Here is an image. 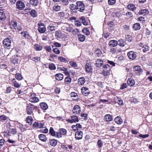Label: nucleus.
<instances>
[{
    "mask_svg": "<svg viewBox=\"0 0 152 152\" xmlns=\"http://www.w3.org/2000/svg\"><path fill=\"white\" fill-rule=\"evenodd\" d=\"M102 74L104 76H109L110 74V67L108 64H106L102 66Z\"/></svg>",
    "mask_w": 152,
    "mask_h": 152,
    "instance_id": "1",
    "label": "nucleus"
},
{
    "mask_svg": "<svg viewBox=\"0 0 152 152\" xmlns=\"http://www.w3.org/2000/svg\"><path fill=\"white\" fill-rule=\"evenodd\" d=\"M75 9L80 12H83L85 9V6L82 1H77L75 5Z\"/></svg>",
    "mask_w": 152,
    "mask_h": 152,
    "instance_id": "2",
    "label": "nucleus"
},
{
    "mask_svg": "<svg viewBox=\"0 0 152 152\" xmlns=\"http://www.w3.org/2000/svg\"><path fill=\"white\" fill-rule=\"evenodd\" d=\"M67 133L66 129H60L58 132L56 133V137L58 138H60L63 135H66Z\"/></svg>",
    "mask_w": 152,
    "mask_h": 152,
    "instance_id": "3",
    "label": "nucleus"
},
{
    "mask_svg": "<svg viewBox=\"0 0 152 152\" xmlns=\"http://www.w3.org/2000/svg\"><path fill=\"white\" fill-rule=\"evenodd\" d=\"M133 69L134 73L137 75H140L142 74L143 71L141 66H134Z\"/></svg>",
    "mask_w": 152,
    "mask_h": 152,
    "instance_id": "4",
    "label": "nucleus"
},
{
    "mask_svg": "<svg viewBox=\"0 0 152 152\" xmlns=\"http://www.w3.org/2000/svg\"><path fill=\"white\" fill-rule=\"evenodd\" d=\"M3 45L5 48L9 49L11 48V40L9 38L4 39L3 42Z\"/></svg>",
    "mask_w": 152,
    "mask_h": 152,
    "instance_id": "5",
    "label": "nucleus"
},
{
    "mask_svg": "<svg viewBox=\"0 0 152 152\" xmlns=\"http://www.w3.org/2000/svg\"><path fill=\"white\" fill-rule=\"evenodd\" d=\"M39 28L38 30L39 32L41 33H44L46 31V28L44 25L42 23H38Z\"/></svg>",
    "mask_w": 152,
    "mask_h": 152,
    "instance_id": "6",
    "label": "nucleus"
},
{
    "mask_svg": "<svg viewBox=\"0 0 152 152\" xmlns=\"http://www.w3.org/2000/svg\"><path fill=\"white\" fill-rule=\"evenodd\" d=\"M137 53L134 51H130L127 53V55L129 58L133 60L137 57Z\"/></svg>",
    "mask_w": 152,
    "mask_h": 152,
    "instance_id": "7",
    "label": "nucleus"
},
{
    "mask_svg": "<svg viewBox=\"0 0 152 152\" xmlns=\"http://www.w3.org/2000/svg\"><path fill=\"white\" fill-rule=\"evenodd\" d=\"M30 94L31 97L29 99L30 102L34 103H36L38 102L39 99L36 96L35 94Z\"/></svg>",
    "mask_w": 152,
    "mask_h": 152,
    "instance_id": "8",
    "label": "nucleus"
},
{
    "mask_svg": "<svg viewBox=\"0 0 152 152\" xmlns=\"http://www.w3.org/2000/svg\"><path fill=\"white\" fill-rule=\"evenodd\" d=\"M85 70L86 72L88 73H91L92 71V68L90 62L86 63L85 66Z\"/></svg>",
    "mask_w": 152,
    "mask_h": 152,
    "instance_id": "9",
    "label": "nucleus"
},
{
    "mask_svg": "<svg viewBox=\"0 0 152 152\" xmlns=\"http://www.w3.org/2000/svg\"><path fill=\"white\" fill-rule=\"evenodd\" d=\"M72 111L75 114H79L81 112L80 107L78 105H75Z\"/></svg>",
    "mask_w": 152,
    "mask_h": 152,
    "instance_id": "10",
    "label": "nucleus"
},
{
    "mask_svg": "<svg viewBox=\"0 0 152 152\" xmlns=\"http://www.w3.org/2000/svg\"><path fill=\"white\" fill-rule=\"evenodd\" d=\"M82 94L84 95L87 96L90 93L89 91L88 88L83 87L81 89Z\"/></svg>",
    "mask_w": 152,
    "mask_h": 152,
    "instance_id": "11",
    "label": "nucleus"
},
{
    "mask_svg": "<svg viewBox=\"0 0 152 152\" xmlns=\"http://www.w3.org/2000/svg\"><path fill=\"white\" fill-rule=\"evenodd\" d=\"M17 8L20 10H23L25 8L24 4L21 1H19L16 3Z\"/></svg>",
    "mask_w": 152,
    "mask_h": 152,
    "instance_id": "12",
    "label": "nucleus"
},
{
    "mask_svg": "<svg viewBox=\"0 0 152 152\" xmlns=\"http://www.w3.org/2000/svg\"><path fill=\"white\" fill-rule=\"evenodd\" d=\"M83 135V132L80 130H79L75 133V138L76 140H80L82 138Z\"/></svg>",
    "mask_w": 152,
    "mask_h": 152,
    "instance_id": "13",
    "label": "nucleus"
},
{
    "mask_svg": "<svg viewBox=\"0 0 152 152\" xmlns=\"http://www.w3.org/2000/svg\"><path fill=\"white\" fill-rule=\"evenodd\" d=\"M72 119H68L67 120L69 122L72 123L73 122H78V118L77 116L73 115L71 116Z\"/></svg>",
    "mask_w": 152,
    "mask_h": 152,
    "instance_id": "14",
    "label": "nucleus"
},
{
    "mask_svg": "<svg viewBox=\"0 0 152 152\" xmlns=\"http://www.w3.org/2000/svg\"><path fill=\"white\" fill-rule=\"evenodd\" d=\"M104 119L107 122L112 121L113 119L112 116L109 114H106L105 115Z\"/></svg>",
    "mask_w": 152,
    "mask_h": 152,
    "instance_id": "15",
    "label": "nucleus"
},
{
    "mask_svg": "<svg viewBox=\"0 0 152 152\" xmlns=\"http://www.w3.org/2000/svg\"><path fill=\"white\" fill-rule=\"evenodd\" d=\"M95 64L97 67H101L103 64V61L101 59H97L96 61Z\"/></svg>",
    "mask_w": 152,
    "mask_h": 152,
    "instance_id": "16",
    "label": "nucleus"
},
{
    "mask_svg": "<svg viewBox=\"0 0 152 152\" xmlns=\"http://www.w3.org/2000/svg\"><path fill=\"white\" fill-rule=\"evenodd\" d=\"M118 43L117 41L115 40H111L109 41V45L111 47H115L117 45Z\"/></svg>",
    "mask_w": 152,
    "mask_h": 152,
    "instance_id": "17",
    "label": "nucleus"
},
{
    "mask_svg": "<svg viewBox=\"0 0 152 152\" xmlns=\"http://www.w3.org/2000/svg\"><path fill=\"white\" fill-rule=\"evenodd\" d=\"M12 83L13 86L15 87L16 88H19L21 86V83H18L16 80L15 79H13L12 80Z\"/></svg>",
    "mask_w": 152,
    "mask_h": 152,
    "instance_id": "18",
    "label": "nucleus"
},
{
    "mask_svg": "<svg viewBox=\"0 0 152 152\" xmlns=\"http://www.w3.org/2000/svg\"><path fill=\"white\" fill-rule=\"evenodd\" d=\"M118 45L119 46L124 47L126 45L125 41L122 39H120L117 41Z\"/></svg>",
    "mask_w": 152,
    "mask_h": 152,
    "instance_id": "19",
    "label": "nucleus"
},
{
    "mask_svg": "<svg viewBox=\"0 0 152 152\" xmlns=\"http://www.w3.org/2000/svg\"><path fill=\"white\" fill-rule=\"evenodd\" d=\"M127 8L130 11H134L135 10L136 8L135 6L132 4H129L127 5Z\"/></svg>",
    "mask_w": 152,
    "mask_h": 152,
    "instance_id": "20",
    "label": "nucleus"
},
{
    "mask_svg": "<svg viewBox=\"0 0 152 152\" xmlns=\"http://www.w3.org/2000/svg\"><path fill=\"white\" fill-rule=\"evenodd\" d=\"M63 75L61 73L57 74L55 75L56 79L59 81L62 80L63 78Z\"/></svg>",
    "mask_w": 152,
    "mask_h": 152,
    "instance_id": "21",
    "label": "nucleus"
},
{
    "mask_svg": "<svg viewBox=\"0 0 152 152\" xmlns=\"http://www.w3.org/2000/svg\"><path fill=\"white\" fill-rule=\"evenodd\" d=\"M115 122L118 124H121L123 122V120L120 117L117 116L114 120Z\"/></svg>",
    "mask_w": 152,
    "mask_h": 152,
    "instance_id": "22",
    "label": "nucleus"
},
{
    "mask_svg": "<svg viewBox=\"0 0 152 152\" xmlns=\"http://www.w3.org/2000/svg\"><path fill=\"white\" fill-rule=\"evenodd\" d=\"M127 84L130 86H133L135 84V81L132 78H129L127 80Z\"/></svg>",
    "mask_w": 152,
    "mask_h": 152,
    "instance_id": "23",
    "label": "nucleus"
},
{
    "mask_svg": "<svg viewBox=\"0 0 152 152\" xmlns=\"http://www.w3.org/2000/svg\"><path fill=\"white\" fill-rule=\"evenodd\" d=\"M39 138L40 140L43 142H46L47 140L45 135L43 134H40L39 135Z\"/></svg>",
    "mask_w": 152,
    "mask_h": 152,
    "instance_id": "24",
    "label": "nucleus"
},
{
    "mask_svg": "<svg viewBox=\"0 0 152 152\" xmlns=\"http://www.w3.org/2000/svg\"><path fill=\"white\" fill-rule=\"evenodd\" d=\"M132 28L134 30H139L140 28V24L138 23H135L133 25Z\"/></svg>",
    "mask_w": 152,
    "mask_h": 152,
    "instance_id": "25",
    "label": "nucleus"
},
{
    "mask_svg": "<svg viewBox=\"0 0 152 152\" xmlns=\"http://www.w3.org/2000/svg\"><path fill=\"white\" fill-rule=\"evenodd\" d=\"M26 111L28 115H31L33 113L32 108L29 106H27Z\"/></svg>",
    "mask_w": 152,
    "mask_h": 152,
    "instance_id": "26",
    "label": "nucleus"
},
{
    "mask_svg": "<svg viewBox=\"0 0 152 152\" xmlns=\"http://www.w3.org/2000/svg\"><path fill=\"white\" fill-rule=\"evenodd\" d=\"M79 84L83 85L85 82V79L84 77H81L78 80Z\"/></svg>",
    "mask_w": 152,
    "mask_h": 152,
    "instance_id": "27",
    "label": "nucleus"
},
{
    "mask_svg": "<svg viewBox=\"0 0 152 152\" xmlns=\"http://www.w3.org/2000/svg\"><path fill=\"white\" fill-rule=\"evenodd\" d=\"M40 106L43 110H46L48 108V106L45 102H42L40 103Z\"/></svg>",
    "mask_w": 152,
    "mask_h": 152,
    "instance_id": "28",
    "label": "nucleus"
},
{
    "mask_svg": "<svg viewBox=\"0 0 152 152\" xmlns=\"http://www.w3.org/2000/svg\"><path fill=\"white\" fill-rule=\"evenodd\" d=\"M57 143V140L56 139L50 140V143L51 145L53 146H56Z\"/></svg>",
    "mask_w": 152,
    "mask_h": 152,
    "instance_id": "29",
    "label": "nucleus"
},
{
    "mask_svg": "<svg viewBox=\"0 0 152 152\" xmlns=\"http://www.w3.org/2000/svg\"><path fill=\"white\" fill-rule=\"evenodd\" d=\"M30 3L32 6H35L38 5L39 1L38 0H30Z\"/></svg>",
    "mask_w": 152,
    "mask_h": 152,
    "instance_id": "30",
    "label": "nucleus"
},
{
    "mask_svg": "<svg viewBox=\"0 0 152 152\" xmlns=\"http://www.w3.org/2000/svg\"><path fill=\"white\" fill-rule=\"evenodd\" d=\"M78 39L80 42H83L84 41L85 39V36L83 34H80L78 35Z\"/></svg>",
    "mask_w": 152,
    "mask_h": 152,
    "instance_id": "31",
    "label": "nucleus"
},
{
    "mask_svg": "<svg viewBox=\"0 0 152 152\" xmlns=\"http://www.w3.org/2000/svg\"><path fill=\"white\" fill-rule=\"evenodd\" d=\"M61 7L59 5L55 4L53 7V10L56 12H57L60 10L61 9Z\"/></svg>",
    "mask_w": 152,
    "mask_h": 152,
    "instance_id": "32",
    "label": "nucleus"
},
{
    "mask_svg": "<svg viewBox=\"0 0 152 152\" xmlns=\"http://www.w3.org/2000/svg\"><path fill=\"white\" fill-rule=\"evenodd\" d=\"M15 77L18 80H21L23 79V77L21 75L20 73H16L15 75Z\"/></svg>",
    "mask_w": 152,
    "mask_h": 152,
    "instance_id": "33",
    "label": "nucleus"
},
{
    "mask_svg": "<svg viewBox=\"0 0 152 152\" xmlns=\"http://www.w3.org/2000/svg\"><path fill=\"white\" fill-rule=\"evenodd\" d=\"M34 48L37 51H40L42 49V47L40 45L36 44L34 45Z\"/></svg>",
    "mask_w": 152,
    "mask_h": 152,
    "instance_id": "34",
    "label": "nucleus"
},
{
    "mask_svg": "<svg viewBox=\"0 0 152 152\" xmlns=\"http://www.w3.org/2000/svg\"><path fill=\"white\" fill-rule=\"evenodd\" d=\"M47 29L49 32H51L55 30V26L51 24H50L48 26Z\"/></svg>",
    "mask_w": 152,
    "mask_h": 152,
    "instance_id": "35",
    "label": "nucleus"
},
{
    "mask_svg": "<svg viewBox=\"0 0 152 152\" xmlns=\"http://www.w3.org/2000/svg\"><path fill=\"white\" fill-rule=\"evenodd\" d=\"M71 81V78L70 77V75L69 76H67V77H66L65 78V83H66V84H69L70 83Z\"/></svg>",
    "mask_w": 152,
    "mask_h": 152,
    "instance_id": "36",
    "label": "nucleus"
},
{
    "mask_svg": "<svg viewBox=\"0 0 152 152\" xmlns=\"http://www.w3.org/2000/svg\"><path fill=\"white\" fill-rule=\"evenodd\" d=\"M49 132L52 136L54 137L56 136V133L53 127H51L50 128Z\"/></svg>",
    "mask_w": 152,
    "mask_h": 152,
    "instance_id": "37",
    "label": "nucleus"
},
{
    "mask_svg": "<svg viewBox=\"0 0 152 152\" xmlns=\"http://www.w3.org/2000/svg\"><path fill=\"white\" fill-rule=\"evenodd\" d=\"M142 48L143 52L145 53L149 50L150 47L148 45H145L143 46Z\"/></svg>",
    "mask_w": 152,
    "mask_h": 152,
    "instance_id": "38",
    "label": "nucleus"
},
{
    "mask_svg": "<svg viewBox=\"0 0 152 152\" xmlns=\"http://www.w3.org/2000/svg\"><path fill=\"white\" fill-rule=\"evenodd\" d=\"M55 36L59 38H61L63 36L62 35L61 32L60 31H56L55 33Z\"/></svg>",
    "mask_w": 152,
    "mask_h": 152,
    "instance_id": "39",
    "label": "nucleus"
},
{
    "mask_svg": "<svg viewBox=\"0 0 152 152\" xmlns=\"http://www.w3.org/2000/svg\"><path fill=\"white\" fill-rule=\"evenodd\" d=\"M22 36L24 37L26 39H28L29 36V34L27 31H23L21 33Z\"/></svg>",
    "mask_w": 152,
    "mask_h": 152,
    "instance_id": "40",
    "label": "nucleus"
},
{
    "mask_svg": "<svg viewBox=\"0 0 152 152\" xmlns=\"http://www.w3.org/2000/svg\"><path fill=\"white\" fill-rule=\"evenodd\" d=\"M32 118L31 116H28L26 118L27 122L30 124H31L32 123Z\"/></svg>",
    "mask_w": 152,
    "mask_h": 152,
    "instance_id": "41",
    "label": "nucleus"
},
{
    "mask_svg": "<svg viewBox=\"0 0 152 152\" xmlns=\"http://www.w3.org/2000/svg\"><path fill=\"white\" fill-rule=\"evenodd\" d=\"M63 29H66V31L69 32H71L72 31L73 29L72 27L70 26H68V27H66L64 26L63 27Z\"/></svg>",
    "mask_w": 152,
    "mask_h": 152,
    "instance_id": "42",
    "label": "nucleus"
},
{
    "mask_svg": "<svg viewBox=\"0 0 152 152\" xmlns=\"http://www.w3.org/2000/svg\"><path fill=\"white\" fill-rule=\"evenodd\" d=\"M80 19L82 20V23L85 26L88 25V23L86 21L85 18L84 17H82Z\"/></svg>",
    "mask_w": 152,
    "mask_h": 152,
    "instance_id": "43",
    "label": "nucleus"
},
{
    "mask_svg": "<svg viewBox=\"0 0 152 152\" xmlns=\"http://www.w3.org/2000/svg\"><path fill=\"white\" fill-rule=\"evenodd\" d=\"M125 41H128L129 42H131L132 39V37L130 35H127L125 36Z\"/></svg>",
    "mask_w": 152,
    "mask_h": 152,
    "instance_id": "44",
    "label": "nucleus"
},
{
    "mask_svg": "<svg viewBox=\"0 0 152 152\" xmlns=\"http://www.w3.org/2000/svg\"><path fill=\"white\" fill-rule=\"evenodd\" d=\"M11 24L13 28L15 29H16V28H15V27H16L17 23L15 20H11Z\"/></svg>",
    "mask_w": 152,
    "mask_h": 152,
    "instance_id": "45",
    "label": "nucleus"
},
{
    "mask_svg": "<svg viewBox=\"0 0 152 152\" xmlns=\"http://www.w3.org/2000/svg\"><path fill=\"white\" fill-rule=\"evenodd\" d=\"M82 31L84 34L87 35H88L90 34L89 30L87 28H85L83 29Z\"/></svg>",
    "mask_w": 152,
    "mask_h": 152,
    "instance_id": "46",
    "label": "nucleus"
},
{
    "mask_svg": "<svg viewBox=\"0 0 152 152\" xmlns=\"http://www.w3.org/2000/svg\"><path fill=\"white\" fill-rule=\"evenodd\" d=\"M69 64L72 67L74 68L76 67L77 66V65L76 63L72 61H69Z\"/></svg>",
    "mask_w": 152,
    "mask_h": 152,
    "instance_id": "47",
    "label": "nucleus"
},
{
    "mask_svg": "<svg viewBox=\"0 0 152 152\" xmlns=\"http://www.w3.org/2000/svg\"><path fill=\"white\" fill-rule=\"evenodd\" d=\"M58 60L61 62H63L66 63L68 62L66 59L62 56H59L58 58Z\"/></svg>",
    "mask_w": 152,
    "mask_h": 152,
    "instance_id": "48",
    "label": "nucleus"
},
{
    "mask_svg": "<svg viewBox=\"0 0 152 152\" xmlns=\"http://www.w3.org/2000/svg\"><path fill=\"white\" fill-rule=\"evenodd\" d=\"M148 10L146 9L141 10L139 12V13L140 14H144L148 13Z\"/></svg>",
    "mask_w": 152,
    "mask_h": 152,
    "instance_id": "49",
    "label": "nucleus"
},
{
    "mask_svg": "<svg viewBox=\"0 0 152 152\" xmlns=\"http://www.w3.org/2000/svg\"><path fill=\"white\" fill-rule=\"evenodd\" d=\"M61 4L64 6H67L69 4L68 0H61Z\"/></svg>",
    "mask_w": 152,
    "mask_h": 152,
    "instance_id": "50",
    "label": "nucleus"
},
{
    "mask_svg": "<svg viewBox=\"0 0 152 152\" xmlns=\"http://www.w3.org/2000/svg\"><path fill=\"white\" fill-rule=\"evenodd\" d=\"M48 129L46 127H42V129L40 130V132L41 133H47L48 132Z\"/></svg>",
    "mask_w": 152,
    "mask_h": 152,
    "instance_id": "51",
    "label": "nucleus"
},
{
    "mask_svg": "<svg viewBox=\"0 0 152 152\" xmlns=\"http://www.w3.org/2000/svg\"><path fill=\"white\" fill-rule=\"evenodd\" d=\"M95 53L96 56L98 57H99L100 56L102 53L101 50L98 48L96 49Z\"/></svg>",
    "mask_w": 152,
    "mask_h": 152,
    "instance_id": "52",
    "label": "nucleus"
},
{
    "mask_svg": "<svg viewBox=\"0 0 152 152\" xmlns=\"http://www.w3.org/2000/svg\"><path fill=\"white\" fill-rule=\"evenodd\" d=\"M30 14L31 16L34 17H36L37 16V12L34 10H32L30 12Z\"/></svg>",
    "mask_w": 152,
    "mask_h": 152,
    "instance_id": "53",
    "label": "nucleus"
},
{
    "mask_svg": "<svg viewBox=\"0 0 152 152\" xmlns=\"http://www.w3.org/2000/svg\"><path fill=\"white\" fill-rule=\"evenodd\" d=\"M5 14L3 12H0V20H5Z\"/></svg>",
    "mask_w": 152,
    "mask_h": 152,
    "instance_id": "54",
    "label": "nucleus"
},
{
    "mask_svg": "<svg viewBox=\"0 0 152 152\" xmlns=\"http://www.w3.org/2000/svg\"><path fill=\"white\" fill-rule=\"evenodd\" d=\"M97 145L99 148H101L103 145V143L101 140H99L97 142Z\"/></svg>",
    "mask_w": 152,
    "mask_h": 152,
    "instance_id": "55",
    "label": "nucleus"
},
{
    "mask_svg": "<svg viewBox=\"0 0 152 152\" xmlns=\"http://www.w3.org/2000/svg\"><path fill=\"white\" fill-rule=\"evenodd\" d=\"M71 96L73 98V99H76V97H77V94L75 92H72L71 93Z\"/></svg>",
    "mask_w": 152,
    "mask_h": 152,
    "instance_id": "56",
    "label": "nucleus"
},
{
    "mask_svg": "<svg viewBox=\"0 0 152 152\" xmlns=\"http://www.w3.org/2000/svg\"><path fill=\"white\" fill-rule=\"evenodd\" d=\"M117 102L120 105H122L123 104V101L120 98H117Z\"/></svg>",
    "mask_w": 152,
    "mask_h": 152,
    "instance_id": "57",
    "label": "nucleus"
},
{
    "mask_svg": "<svg viewBox=\"0 0 152 152\" xmlns=\"http://www.w3.org/2000/svg\"><path fill=\"white\" fill-rule=\"evenodd\" d=\"M49 67L50 69L54 70L56 69V67L55 65L53 63L49 64Z\"/></svg>",
    "mask_w": 152,
    "mask_h": 152,
    "instance_id": "58",
    "label": "nucleus"
},
{
    "mask_svg": "<svg viewBox=\"0 0 152 152\" xmlns=\"http://www.w3.org/2000/svg\"><path fill=\"white\" fill-rule=\"evenodd\" d=\"M53 51L56 54H59L60 53V50L57 48H53Z\"/></svg>",
    "mask_w": 152,
    "mask_h": 152,
    "instance_id": "59",
    "label": "nucleus"
},
{
    "mask_svg": "<svg viewBox=\"0 0 152 152\" xmlns=\"http://www.w3.org/2000/svg\"><path fill=\"white\" fill-rule=\"evenodd\" d=\"M116 2V0H108V3L109 5H113Z\"/></svg>",
    "mask_w": 152,
    "mask_h": 152,
    "instance_id": "60",
    "label": "nucleus"
},
{
    "mask_svg": "<svg viewBox=\"0 0 152 152\" xmlns=\"http://www.w3.org/2000/svg\"><path fill=\"white\" fill-rule=\"evenodd\" d=\"M40 59V58L37 56L33 57L31 59L32 60L35 61H39Z\"/></svg>",
    "mask_w": 152,
    "mask_h": 152,
    "instance_id": "61",
    "label": "nucleus"
},
{
    "mask_svg": "<svg viewBox=\"0 0 152 152\" xmlns=\"http://www.w3.org/2000/svg\"><path fill=\"white\" fill-rule=\"evenodd\" d=\"M148 136L149 134H141L139 135V137L143 138H146V137H148Z\"/></svg>",
    "mask_w": 152,
    "mask_h": 152,
    "instance_id": "62",
    "label": "nucleus"
},
{
    "mask_svg": "<svg viewBox=\"0 0 152 152\" xmlns=\"http://www.w3.org/2000/svg\"><path fill=\"white\" fill-rule=\"evenodd\" d=\"M75 26L79 27L81 25V22L79 21H76L75 22Z\"/></svg>",
    "mask_w": 152,
    "mask_h": 152,
    "instance_id": "63",
    "label": "nucleus"
},
{
    "mask_svg": "<svg viewBox=\"0 0 152 152\" xmlns=\"http://www.w3.org/2000/svg\"><path fill=\"white\" fill-rule=\"evenodd\" d=\"M110 52L113 54H115L116 52V50L115 48H112L110 49Z\"/></svg>",
    "mask_w": 152,
    "mask_h": 152,
    "instance_id": "64",
    "label": "nucleus"
}]
</instances>
